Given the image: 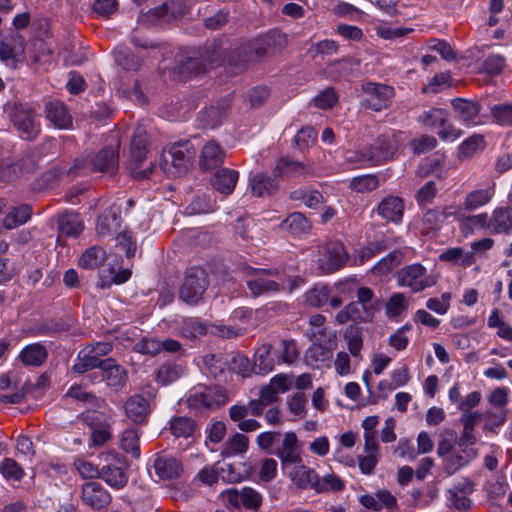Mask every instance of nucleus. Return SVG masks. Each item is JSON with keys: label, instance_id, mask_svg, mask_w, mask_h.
I'll use <instances>...</instances> for the list:
<instances>
[{"label": "nucleus", "instance_id": "obj_1", "mask_svg": "<svg viewBox=\"0 0 512 512\" xmlns=\"http://www.w3.org/2000/svg\"><path fill=\"white\" fill-rule=\"evenodd\" d=\"M286 36L280 31H271L239 45L229 56L228 65L234 73L246 69L268 55L270 51L280 50L286 46Z\"/></svg>", "mask_w": 512, "mask_h": 512}, {"label": "nucleus", "instance_id": "obj_2", "mask_svg": "<svg viewBox=\"0 0 512 512\" xmlns=\"http://www.w3.org/2000/svg\"><path fill=\"white\" fill-rule=\"evenodd\" d=\"M241 271L246 276V285L252 297L274 294L285 289L278 268H254L246 265Z\"/></svg>", "mask_w": 512, "mask_h": 512}, {"label": "nucleus", "instance_id": "obj_3", "mask_svg": "<svg viewBox=\"0 0 512 512\" xmlns=\"http://www.w3.org/2000/svg\"><path fill=\"white\" fill-rule=\"evenodd\" d=\"M98 478H102L108 485L119 489L126 485L128 478L124 472V457L114 450L101 452L98 454Z\"/></svg>", "mask_w": 512, "mask_h": 512}, {"label": "nucleus", "instance_id": "obj_4", "mask_svg": "<svg viewBox=\"0 0 512 512\" xmlns=\"http://www.w3.org/2000/svg\"><path fill=\"white\" fill-rule=\"evenodd\" d=\"M398 286L408 288L413 293L422 292L437 283L434 275L428 273L426 267L420 263H413L402 267L396 275Z\"/></svg>", "mask_w": 512, "mask_h": 512}, {"label": "nucleus", "instance_id": "obj_5", "mask_svg": "<svg viewBox=\"0 0 512 512\" xmlns=\"http://www.w3.org/2000/svg\"><path fill=\"white\" fill-rule=\"evenodd\" d=\"M10 120L20 137L34 140L40 133V123L35 109L27 104H16L10 111Z\"/></svg>", "mask_w": 512, "mask_h": 512}, {"label": "nucleus", "instance_id": "obj_6", "mask_svg": "<svg viewBox=\"0 0 512 512\" xmlns=\"http://www.w3.org/2000/svg\"><path fill=\"white\" fill-rule=\"evenodd\" d=\"M228 398L225 390L220 386L201 387L193 391L187 399V405L195 412H202L224 405Z\"/></svg>", "mask_w": 512, "mask_h": 512}, {"label": "nucleus", "instance_id": "obj_7", "mask_svg": "<svg viewBox=\"0 0 512 512\" xmlns=\"http://www.w3.org/2000/svg\"><path fill=\"white\" fill-rule=\"evenodd\" d=\"M208 287L207 274L202 268L192 267L186 272L179 298L187 304H197Z\"/></svg>", "mask_w": 512, "mask_h": 512}, {"label": "nucleus", "instance_id": "obj_8", "mask_svg": "<svg viewBox=\"0 0 512 512\" xmlns=\"http://www.w3.org/2000/svg\"><path fill=\"white\" fill-rule=\"evenodd\" d=\"M195 151L190 141H180L173 143L163 152L162 159L165 166L170 164L174 170L172 173L176 176L185 174L194 158Z\"/></svg>", "mask_w": 512, "mask_h": 512}, {"label": "nucleus", "instance_id": "obj_9", "mask_svg": "<svg viewBox=\"0 0 512 512\" xmlns=\"http://www.w3.org/2000/svg\"><path fill=\"white\" fill-rule=\"evenodd\" d=\"M120 135L112 130L103 140V147L98 151V171L114 174L119 163Z\"/></svg>", "mask_w": 512, "mask_h": 512}, {"label": "nucleus", "instance_id": "obj_10", "mask_svg": "<svg viewBox=\"0 0 512 512\" xmlns=\"http://www.w3.org/2000/svg\"><path fill=\"white\" fill-rule=\"evenodd\" d=\"M222 500L234 508L244 507L257 511L262 504L261 494L251 487L229 488L221 492Z\"/></svg>", "mask_w": 512, "mask_h": 512}, {"label": "nucleus", "instance_id": "obj_11", "mask_svg": "<svg viewBox=\"0 0 512 512\" xmlns=\"http://www.w3.org/2000/svg\"><path fill=\"white\" fill-rule=\"evenodd\" d=\"M348 253L341 242L333 241L322 247L318 265L322 272L333 273L346 264Z\"/></svg>", "mask_w": 512, "mask_h": 512}, {"label": "nucleus", "instance_id": "obj_12", "mask_svg": "<svg viewBox=\"0 0 512 512\" xmlns=\"http://www.w3.org/2000/svg\"><path fill=\"white\" fill-rule=\"evenodd\" d=\"M362 89L366 95L365 106L374 111L387 108L394 96V88L381 83L366 82Z\"/></svg>", "mask_w": 512, "mask_h": 512}, {"label": "nucleus", "instance_id": "obj_13", "mask_svg": "<svg viewBox=\"0 0 512 512\" xmlns=\"http://www.w3.org/2000/svg\"><path fill=\"white\" fill-rule=\"evenodd\" d=\"M398 149V141L394 134H383L367 147L371 165H379L394 157Z\"/></svg>", "mask_w": 512, "mask_h": 512}, {"label": "nucleus", "instance_id": "obj_14", "mask_svg": "<svg viewBox=\"0 0 512 512\" xmlns=\"http://www.w3.org/2000/svg\"><path fill=\"white\" fill-rule=\"evenodd\" d=\"M98 377L101 382L114 391L121 389L126 383V371L114 359L98 361Z\"/></svg>", "mask_w": 512, "mask_h": 512}, {"label": "nucleus", "instance_id": "obj_15", "mask_svg": "<svg viewBox=\"0 0 512 512\" xmlns=\"http://www.w3.org/2000/svg\"><path fill=\"white\" fill-rule=\"evenodd\" d=\"M121 265L118 259H114L113 263H103L99 271L98 287L109 288L113 284L120 285L128 281L132 275L130 269H120Z\"/></svg>", "mask_w": 512, "mask_h": 512}, {"label": "nucleus", "instance_id": "obj_16", "mask_svg": "<svg viewBox=\"0 0 512 512\" xmlns=\"http://www.w3.org/2000/svg\"><path fill=\"white\" fill-rule=\"evenodd\" d=\"M477 457V451L470 446H456L454 450L443 459V470L451 476L465 467Z\"/></svg>", "mask_w": 512, "mask_h": 512}, {"label": "nucleus", "instance_id": "obj_17", "mask_svg": "<svg viewBox=\"0 0 512 512\" xmlns=\"http://www.w3.org/2000/svg\"><path fill=\"white\" fill-rule=\"evenodd\" d=\"M223 63L221 52L213 50L211 55L197 57H189L180 65V73L183 75H197L204 72L207 67L213 68Z\"/></svg>", "mask_w": 512, "mask_h": 512}, {"label": "nucleus", "instance_id": "obj_18", "mask_svg": "<svg viewBox=\"0 0 512 512\" xmlns=\"http://www.w3.org/2000/svg\"><path fill=\"white\" fill-rule=\"evenodd\" d=\"M124 409L127 417L136 424L146 423L151 412V399L141 394H135L129 397Z\"/></svg>", "mask_w": 512, "mask_h": 512}, {"label": "nucleus", "instance_id": "obj_19", "mask_svg": "<svg viewBox=\"0 0 512 512\" xmlns=\"http://www.w3.org/2000/svg\"><path fill=\"white\" fill-rule=\"evenodd\" d=\"M274 454L280 459L283 467L290 464H300L302 457L296 434L294 432H286L281 446L277 448Z\"/></svg>", "mask_w": 512, "mask_h": 512}, {"label": "nucleus", "instance_id": "obj_20", "mask_svg": "<svg viewBox=\"0 0 512 512\" xmlns=\"http://www.w3.org/2000/svg\"><path fill=\"white\" fill-rule=\"evenodd\" d=\"M153 468L160 479L169 480L180 476L183 471L182 463L173 456L157 454Z\"/></svg>", "mask_w": 512, "mask_h": 512}, {"label": "nucleus", "instance_id": "obj_21", "mask_svg": "<svg viewBox=\"0 0 512 512\" xmlns=\"http://www.w3.org/2000/svg\"><path fill=\"white\" fill-rule=\"evenodd\" d=\"M226 158V151L214 140H210L202 147L199 165L204 170L219 167Z\"/></svg>", "mask_w": 512, "mask_h": 512}, {"label": "nucleus", "instance_id": "obj_22", "mask_svg": "<svg viewBox=\"0 0 512 512\" xmlns=\"http://www.w3.org/2000/svg\"><path fill=\"white\" fill-rule=\"evenodd\" d=\"M451 105L461 121L467 125H478L481 123V106L477 102L463 98L452 100Z\"/></svg>", "mask_w": 512, "mask_h": 512}, {"label": "nucleus", "instance_id": "obj_23", "mask_svg": "<svg viewBox=\"0 0 512 512\" xmlns=\"http://www.w3.org/2000/svg\"><path fill=\"white\" fill-rule=\"evenodd\" d=\"M46 118L59 129L72 126V116L67 107L59 100L49 101L45 106Z\"/></svg>", "mask_w": 512, "mask_h": 512}, {"label": "nucleus", "instance_id": "obj_24", "mask_svg": "<svg viewBox=\"0 0 512 512\" xmlns=\"http://www.w3.org/2000/svg\"><path fill=\"white\" fill-rule=\"evenodd\" d=\"M374 315L375 314L372 313L370 308L363 307L359 303L353 301L341 309L336 314L335 319L339 324H345L350 320L366 323L372 321Z\"/></svg>", "mask_w": 512, "mask_h": 512}, {"label": "nucleus", "instance_id": "obj_25", "mask_svg": "<svg viewBox=\"0 0 512 512\" xmlns=\"http://www.w3.org/2000/svg\"><path fill=\"white\" fill-rule=\"evenodd\" d=\"M311 174V168L302 162L295 161L289 157H281L277 160L273 169L274 178L298 177Z\"/></svg>", "mask_w": 512, "mask_h": 512}, {"label": "nucleus", "instance_id": "obj_26", "mask_svg": "<svg viewBox=\"0 0 512 512\" xmlns=\"http://www.w3.org/2000/svg\"><path fill=\"white\" fill-rule=\"evenodd\" d=\"M238 179V171L230 168H222L217 170L213 175L211 185L217 192L227 196L234 191Z\"/></svg>", "mask_w": 512, "mask_h": 512}, {"label": "nucleus", "instance_id": "obj_27", "mask_svg": "<svg viewBox=\"0 0 512 512\" xmlns=\"http://www.w3.org/2000/svg\"><path fill=\"white\" fill-rule=\"evenodd\" d=\"M149 137L147 129L144 125H138L131 139V159L139 166L148 153Z\"/></svg>", "mask_w": 512, "mask_h": 512}, {"label": "nucleus", "instance_id": "obj_28", "mask_svg": "<svg viewBox=\"0 0 512 512\" xmlns=\"http://www.w3.org/2000/svg\"><path fill=\"white\" fill-rule=\"evenodd\" d=\"M98 446L113 438V426L116 422L114 411L108 406H102L98 403Z\"/></svg>", "mask_w": 512, "mask_h": 512}, {"label": "nucleus", "instance_id": "obj_29", "mask_svg": "<svg viewBox=\"0 0 512 512\" xmlns=\"http://www.w3.org/2000/svg\"><path fill=\"white\" fill-rule=\"evenodd\" d=\"M377 212L382 218L399 223L403 218L404 201L397 196H388L379 203Z\"/></svg>", "mask_w": 512, "mask_h": 512}, {"label": "nucleus", "instance_id": "obj_30", "mask_svg": "<svg viewBox=\"0 0 512 512\" xmlns=\"http://www.w3.org/2000/svg\"><path fill=\"white\" fill-rule=\"evenodd\" d=\"M360 62L354 58H343L327 66L326 73L334 80L356 76Z\"/></svg>", "mask_w": 512, "mask_h": 512}, {"label": "nucleus", "instance_id": "obj_31", "mask_svg": "<svg viewBox=\"0 0 512 512\" xmlns=\"http://www.w3.org/2000/svg\"><path fill=\"white\" fill-rule=\"evenodd\" d=\"M318 473L303 464L296 465L290 472L292 482L300 489H312L316 491Z\"/></svg>", "mask_w": 512, "mask_h": 512}, {"label": "nucleus", "instance_id": "obj_32", "mask_svg": "<svg viewBox=\"0 0 512 512\" xmlns=\"http://www.w3.org/2000/svg\"><path fill=\"white\" fill-rule=\"evenodd\" d=\"M48 357L46 347L41 343H32L25 346L20 354L19 359L25 366L39 367Z\"/></svg>", "mask_w": 512, "mask_h": 512}, {"label": "nucleus", "instance_id": "obj_33", "mask_svg": "<svg viewBox=\"0 0 512 512\" xmlns=\"http://www.w3.org/2000/svg\"><path fill=\"white\" fill-rule=\"evenodd\" d=\"M31 215L32 208L30 205L22 204L16 207H12L2 221L3 227L8 230L17 228L18 226L28 222L31 218Z\"/></svg>", "mask_w": 512, "mask_h": 512}, {"label": "nucleus", "instance_id": "obj_34", "mask_svg": "<svg viewBox=\"0 0 512 512\" xmlns=\"http://www.w3.org/2000/svg\"><path fill=\"white\" fill-rule=\"evenodd\" d=\"M272 345L264 343L254 354V370L257 374L266 375L274 368L275 361L271 356Z\"/></svg>", "mask_w": 512, "mask_h": 512}, {"label": "nucleus", "instance_id": "obj_35", "mask_svg": "<svg viewBox=\"0 0 512 512\" xmlns=\"http://www.w3.org/2000/svg\"><path fill=\"white\" fill-rule=\"evenodd\" d=\"M489 228L497 234H510L512 232V209H495L492 218H489Z\"/></svg>", "mask_w": 512, "mask_h": 512}, {"label": "nucleus", "instance_id": "obj_36", "mask_svg": "<svg viewBox=\"0 0 512 512\" xmlns=\"http://www.w3.org/2000/svg\"><path fill=\"white\" fill-rule=\"evenodd\" d=\"M494 195L493 187H485L469 192L463 202L465 211H474L488 204Z\"/></svg>", "mask_w": 512, "mask_h": 512}, {"label": "nucleus", "instance_id": "obj_37", "mask_svg": "<svg viewBox=\"0 0 512 512\" xmlns=\"http://www.w3.org/2000/svg\"><path fill=\"white\" fill-rule=\"evenodd\" d=\"M281 227L293 235L302 236L309 233L311 224L302 213L294 212L287 216Z\"/></svg>", "mask_w": 512, "mask_h": 512}, {"label": "nucleus", "instance_id": "obj_38", "mask_svg": "<svg viewBox=\"0 0 512 512\" xmlns=\"http://www.w3.org/2000/svg\"><path fill=\"white\" fill-rule=\"evenodd\" d=\"M169 429L174 437L189 439L195 432L196 423L190 417L176 416L170 419Z\"/></svg>", "mask_w": 512, "mask_h": 512}, {"label": "nucleus", "instance_id": "obj_39", "mask_svg": "<svg viewBox=\"0 0 512 512\" xmlns=\"http://www.w3.org/2000/svg\"><path fill=\"white\" fill-rule=\"evenodd\" d=\"M344 340L346 341L347 348L350 354L362 360L361 350L363 347V333L362 328L357 325H349L344 332Z\"/></svg>", "mask_w": 512, "mask_h": 512}, {"label": "nucleus", "instance_id": "obj_40", "mask_svg": "<svg viewBox=\"0 0 512 512\" xmlns=\"http://www.w3.org/2000/svg\"><path fill=\"white\" fill-rule=\"evenodd\" d=\"M249 447V438L241 433H235L223 444L221 455L231 457L234 455L245 454Z\"/></svg>", "mask_w": 512, "mask_h": 512}, {"label": "nucleus", "instance_id": "obj_41", "mask_svg": "<svg viewBox=\"0 0 512 512\" xmlns=\"http://www.w3.org/2000/svg\"><path fill=\"white\" fill-rule=\"evenodd\" d=\"M332 290L326 284H316L308 289L304 295L305 302L308 306L313 308H320L324 306L330 299Z\"/></svg>", "mask_w": 512, "mask_h": 512}, {"label": "nucleus", "instance_id": "obj_42", "mask_svg": "<svg viewBox=\"0 0 512 512\" xmlns=\"http://www.w3.org/2000/svg\"><path fill=\"white\" fill-rule=\"evenodd\" d=\"M443 262H449L463 267L472 265L475 262L473 252H465L461 247H453L443 251L439 255Z\"/></svg>", "mask_w": 512, "mask_h": 512}, {"label": "nucleus", "instance_id": "obj_43", "mask_svg": "<svg viewBox=\"0 0 512 512\" xmlns=\"http://www.w3.org/2000/svg\"><path fill=\"white\" fill-rule=\"evenodd\" d=\"M290 198L294 201H301L305 206L318 209L325 202L322 193L314 189H296L290 193Z\"/></svg>", "mask_w": 512, "mask_h": 512}, {"label": "nucleus", "instance_id": "obj_44", "mask_svg": "<svg viewBox=\"0 0 512 512\" xmlns=\"http://www.w3.org/2000/svg\"><path fill=\"white\" fill-rule=\"evenodd\" d=\"M275 179L263 173L254 174L250 180L253 195L258 197L271 195L277 189Z\"/></svg>", "mask_w": 512, "mask_h": 512}, {"label": "nucleus", "instance_id": "obj_45", "mask_svg": "<svg viewBox=\"0 0 512 512\" xmlns=\"http://www.w3.org/2000/svg\"><path fill=\"white\" fill-rule=\"evenodd\" d=\"M394 240L392 238H383L381 240L369 242L367 245L358 250V260L360 264L370 260L375 255L389 249L393 246Z\"/></svg>", "mask_w": 512, "mask_h": 512}, {"label": "nucleus", "instance_id": "obj_46", "mask_svg": "<svg viewBox=\"0 0 512 512\" xmlns=\"http://www.w3.org/2000/svg\"><path fill=\"white\" fill-rule=\"evenodd\" d=\"M59 230L63 235L77 237L83 231V223L78 214L65 213L58 221Z\"/></svg>", "mask_w": 512, "mask_h": 512}, {"label": "nucleus", "instance_id": "obj_47", "mask_svg": "<svg viewBox=\"0 0 512 512\" xmlns=\"http://www.w3.org/2000/svg\"><path fill=\"white\" fill-rule=\"evenodd\" d=\"M229 107L230 99L224 98L219 101L217 106H210L206 108L203 113L206 124L211 127H216L217 125L221 124Z\"/></svg>", "mask_w": 512, "mask_h": 512}, {"label": "nucleus", "instance_id": "obj_48", "mask_svg": "<svg viewBox=\"0 0 512 512\" xmlns=\"http://www.w3.org/2000/svg\"><path fill=\"white\" fill-rule=\"evenodd\" d=\"M402 258L403 253L398 250H394L379 260L373 266L371 271L375 275H385L397 267L401 263Z\"/></svg>", "mask_w": 512, "mask_h": 512}, {"label": "nucleus", "instance_id": "obj_49", "mask_svg": "<svg viewBox=\"0 0 512 512\" xmlns=\"http://www.w3.org/2000/svg\"><path fill=\"white\" fill-rule=\"evenodd\" d=\"M408 305V301L403 293H394L386 302V316L390 319L400 317L407 311Z\"/></svg>", "mask_w": 512, "mask_h": 512}, {"label": "nucleus", "instance_id": "obj_50", "mask_svg": "<svg viewBox=\"0 0 512 512\" xmlns=\"http://www.w3.org/2000/svg\"><path fill=\"white\" fill-rule=\"evenodd\" d=\"M448 113L441 108H431L419 115V121L430 128L442 127L447 121Z\"/></svg>", "mask_w": 512, "mask_h": 512}, {"label": "nucleus", "instance_id": "obj_51", "mask_svg": "<svg viewBox=\"0 0 512 512\" xmlns=\"http://www.w3.org/2000/svg\"><path fill=\"white\" fill-rule=\"evenodd\" d=\"M120 444L125 452L138 457L140 455L138 429L130 427L124 430L120 436Z\"/></svg>", "mask_w": 512, "mask_h": 512}, {"label": "nucleus", "instance_id": "obj_52", "mask_svg": "<svg viewBox=\"0 0 512 512\" xmlns=\"http://www.w3.org/2000/svg\"><path fill=\"white\" fill-rule=\"evenodd\" d=\"M176 6L179 7L180 4L176 2L164 3L160 7L149 10L145 18L150 19L153 24L157 22H168L170 19L175 18Z\"/></svg>", "mask_w": 512, "mask_h": 512}, {"label": "nucleus", "instance_id": "obj_53", "mask_svg": "<svg viewBox=\"0 0 512 512\" xmlns=\"http://www.w3.org/2000/svg\"><path fill=\"white\" fill-rule=\"evenodd\" d=\"M205 324L197 318H186L183 320L180 327V335L194 340L206 334Z\"/></svg>", "mask_w": 512, "mask_h": 512}, {"label": "nucleus", "instance_id": "obj_54", "mask_svg": "<svg viewBox=\"0 0 512 512\" xmlns=\"http://www.w3.org/2000/svg\"><path fill=\"white\" fill-rule=\"evenodd\" d=\"M379 186V179L374 174H366L353 177L350 180L349 188L357 193H368Z\"/></svg>", "mask_w": 512, "mask_h": 512}, {"label": "nucleus", "instance_id": "obj_55", "mask_svg": "<svg viewBox=\"0 0 512 512\" xmlns=\"http://www.w3.org/2000/svg\"><path fill=\"white\" fill-rule=\"evenodd\" d=\"M477 228H489V217L487 213L477 215H464L460 230L464 235L471 234Z\"/></svg>", "mask_w": 512, "mask_h": 512}, {"label": "nucleus", "instance_id": "obj_56", "mask_svg": "<svg viewBox=\"0 0 512 512\" xmlns=\"http://www.w3.org/2000/svg\"><path fill=\"white\" fill-rule=\"evenodd\" d=\"M485 148V140L482 135L475 134L464 140L459 146V156L470 158L479 150Z\"/></svg>", "mask_w": 512, "mask_h": 512}, {"label": "nucleus", "instance_id": "obj_57", "mask_svg": "<svg viewBox=\"0 0 512 512\" xmlns=\"http://www.w3.org/2000/svg\"><path fill=\"white\" fill-rule=\"evenodd\" d=\"M278 356L283 363H294L299 357V350L295 340L282 339L279 342Z\"/></svg>", "mask_w": 512, "mask_h": 512}, {"label": "nucleus", "instance_id": "obj_58", "mask_svg": "<svg viewBox=\"0 0 512 512\" xmlns=\"http://www.w3.org/2000/svg\"><path fill=\"white\" fill-rule=\"evenodd\" d=\"M96 367V352L94 348L83 349L79 352L77 362L73 365L72 370L81 374Z\"/></svg>", "mask_w": 512, "mask_h": 512}, {"label": "nucleus", "instance_id": "obj_59", "mask_svg": "<svg viewBox=\"0 0 512 512\" xmlns=\"http://www.w3.org/2000/svg\"><path fill=\"white\" fill-rule=\"evenodd\" d=\"M0 473L5 479L12 481H20L24 476L22 467L12 458L2 460Z\"/></svg>", "mask_w": 512, "mask_h": 512}, {"label": "nucleus", "instance_id": "obj_60", "mask_svg": "<svg viewBox=\"0 0 512 512\" xmlns=\"http://www.w3.org/2000/svg\"><path fill=\"white\" fill-rule=\"evenodd\" d=\"M343 488V480L334 473L326 474L323 476V478H320V476L318 477V481L316 484L317 493H323L328 491H340Z\"/></svg>", "mask_w": 512, "mask_h": 512}, {"label": "nucleus", "instance_id": "obj_61", "mask_svg": "<svg viewBox=\"0 0 512 512\" xmlns=\"http://www.w3.org/2000/svg\"><path fill=\"white\" fill-rule=\"evenodd\" d=\"M339 45L336 41L331 39H324L311 45L308 49V54L312 58H316L319 55H333L337 54Z\"/></svg>", "mask_w": 512, "mask_h": 512}, {"label": "nucleus", "instance_id": "obj_62", "mask_svg": "<svg viewBox=\"0 0 512 512\" xmlns=\"http://www.w3.org/2000/svg\"><path fill=\"white\" fill-rule=\"evenodd\" d=\"M229 368L243 377H248L252 370H254V366L251 364L249 358L242 353H237L232 356Z\"/></svg>", "mask_w": 512, "mask_h": 512}, {"label": "nucleus", "instance_id": "obj_63", "mask_svg": "<svg viewBox=\"0 0 512 512\" xmlns=\"http://www.w3.org/2000/svg\"><path fill=\"white\" fill-rule=\"evenodd\" d=\"M506 59L500 54H490L482 62L481 69L490 75H497L502 72Z\"/></svg>", "mask_w": 512, "mask_h": 512}, {"label": "nucleus", "instance_id": "obj_64", "mask_svg": "<svg viewBox=\"0 0 512 512\" xmlns=\"http://www.w3.org/2000/svg\"><path fill=\"white\" fill-rule=\"evenodd\" d=\"M491 114L494 121L502 126L512 125V105L499 104L491 108Z\"/></svg>", "mask_w": 512, "mask_h": 512}]
</instances>
